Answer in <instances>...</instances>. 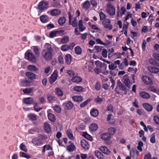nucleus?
I'll return each instance as SVG.
<instances>
[{
    "label": "nucleus",
    "instance_id": "obj_41",
    "mask_svg": "<svg viewBox=\"0 0 159 159\" xmlns=\"http://www.w3.org/2000/svg\"><path fill=\"white\" fill-rule=\"evenodd\" d=\"M102 98L98 96L97 98L94 99V102L97 104H101L102 102Z\"/></svg>",
    "mask_w": 159,
    "mask_h": 159
},
{
    "label": "nucleus",
    "instance_id": "obj_10",
    "mask_svg": "<svg viewBox=\"0 0 159 159\" xmlns=\"http://www.w3.org/2000/svg\"><path fill=\"white\" fill-rule=\"evenodd\" d=\"M124 80L123 83L129 88H130L132 84L130 83L128 75H125L123 77Z\"/></svg>",
    "mask_w": 159,
    "mask_h": 159
},
{
    "label": "nucleus",
    "instance_id": "obj_64",
    "mask_svg": "<svg viewBox=\"0 0 159 159\" xmlns=\"http://www.w3.org/2000/svg\"><path fill=\"white\" fill-rule=\"evenodd\" d=\"M153 120L157 125H159V117L157 116H155L154 117Z\"/></svg>",
    "mask_w": 159,
    "mask_h": 159
},
{
    "label": "nucleus",
    "instance_id": "obj_37",
    "mask_svg": "<svg viewBox=\"0 0 159 159\" xmlns=\"http://www.w3.org/2000/svg\"><path fill=\"white\" fill-rule=\"evenodd\" d=\"M27 68L29 70L32 71H37L38 70V68L35 66L32 65H29L28 66Z\"/></svg>",
    "mask_w": 159,
    "mask_h": 159
},
{
    "label": "nucleus",
    "instance_id": "obj_53",
    "mask_svg": "<svg viewBox=\"0 0 159 159\" xmlns=\"http://www.w3.org/2000/svg\"><path fill=\"white\" fill-rule=\"evenodd\" d=\"M57 36L56 30H54L50 32L49 33V37L52 38Z\"/></svg>",
    "mask_w": 159,
    "mask_h": 159
},
{
    "label": "nucleus",
    "instance_id": "obj_26",
    "mask_svg": "<svg viewBox=\"0 0 159 159\" xmlns=\"http://www.w3.org/2000/svg\"><path fill=\"white\" fill-rule=\"evenodd\" d=\"M37 115L32 113H30L28 114L27 117L29 118L30 120L31 121H35L37 119Z\"/></svg>",
    "mask_w": 159,
    "mask_h": 159
},
{
    "label": "nucleus",
    "instance_id": "obj_24",
    "mask_svg": "<svg viewBox=\"0 0 159 159\" xmlns=\"http://www.w3.org/2000/svg\"><path fill=\"white\" fill-rule=\"evenodd\" d=\"M39 18L40 20L42 23H45L48 21L49 18L47 15H43L40 17Z\"/></svg>",
    "mask_w": 159,
    "mask_h": 159
},
{
    "label": "nucleus",
    "instance_id": "obj_48",
    "mask_svg": "<svg viewBox=\"0 0 159 159\" xmlns=\"http://www.w3.org/2000/svg\"><path fill=\"white\" fill-rule=\"evenodd\" d=\"M116 131V129L115 128L111 127L108 129L109 134L110 135H112L115 134Z\"/></svg>",
    "mask_w": 159,
    "mask_h": 159
},
{
    "label": "nucleus",
    "instance_id": "obj_61",
    "mask_svg": "<svg viewBox=\"0 0 159 159\" xmlns=\"http://www.w3.org/2000/svg\"><path fill=\"white\" fill-rule=\"evenodd\" d=\"M95 88L97 91H99L100 90L101 85L99 82H98L96 83Z\"/></svg>",
    "mask_w": 159,
    "mask_h": 159
},
{
    "label": "nucleus",
    "instance_id": "obj_40",
    "mask_svg": "<svg viewBox=\"0 0 159 159\" xmlns=\"http://www.w3.org/2000/svg\"><path fill=\"white\" fill-rule=\"evenodd\" d=\"M90 5V2L88 1L87 0L84 2L83 4V8L87 10L89 9V6Z\"/></svg>",
    "mask_w": 159,
    "mask_h": 159
},
{
    "label": "nucleus",
    "instance_id": "obj_16",
    "mask_svg": "<svg viewBox=\"0 0 159 159\" xmlns=\"http://www.w3.org/2000/svg\"><path fill=\"white\" fill-rule=\"evenodd\" d=\"M98 128V125L96 123H92L89 126V130L91 132L96 131Z\"/></svg>",
    "mask_w": 159,
    "mask_h": 159
},
{
    "label": "nucleus",
    "instance_id": "obj_49",
    "mask_svg": "<svg viewBox=\"0 0 159 159\" xmlns=\"http://www.w3.org/2000/svg\"><path fill=\"white\" fill-rule=\"evenodd\" d=\"M20 157H24L28 159L30 158V156L28 155L25 153L22 152H20Z\"/></svg>",
    "mask_w": 159,
    "mask_h": 159
},
{
    "label": "nucleus",
    "instance_id": "obj_12",
    "mask_svg": "<svg viewBox=\"0 0 159 159\" xmlns=\"http://www.w3.org/2000/svg\"><path fill=\"white\" fill-rule=\"evenodd\" d=\"M81 145L82 147L85 150H88L90 148V145L86 140L83 139L81 141Z\"/></svg>",
    "mask_w": 159,
    "mask_h": 159
},
{
    "label": "nucleus",
    "instance_id": "obj_47",
    "mask_svg": "<svg viewBox=\"0 0 159 159\" xmlns=\"http://www.w3.org/2000/svg\"><path fill=\"white\" fill-rule=\"evenodd\" d=\"M75 148V147L74 144H70V145L67 146V149L70 152H71L74 151Z\"/></svg>",
    "mask_w": 159,
    "mask_h": 159
},
{
    "label": "nucleus",
    "instance_id": "obj_4",
    "mask_svg": "<svg viewBox=\"0 0 159 159\" xmlns=\"http://www.w3.org/2000/svg\"><path fill=\"white\" fill-rule=\"evenodd\" d=\"M25 58L32 62H35L36 60V57L33 54L27 51L25 54Z\"/></svg>",
    "mask_w": 159,
    "mask_h": 159
},
{
    "label": "nucleus",
    "instance_id": "obj_63",
    "mask_svg": "<svg viewBox=\"0 0 159 159\" xmlns=\"http://www.w3.org/2000/svg\"><path fill=\"white\" fill-rule=\"evenodd\" d=\"M102 55L104 58H106L107 57V51L106 49H102Z\"/></svg>",
    "mask_w": 159,
    "mask_h": 159
},
{
    "label": "nucleus",
    "instance_id": "obj_19",
    "mask_svg": "<svg viewBox=\"0 0 159 159\" xmlns=\"http://www.w3.org/2000/svg\"><path fill=\"white\" fill-rule=\"evenodd\" d=\"M45 132L47 133H49L51 131V128L50 125L47 122L44 123L43 125Z\"/></svg>",
    "mask_w": 159,
    "mask_h": 159
},
{
    "label": "nucleus",
    "instance_id": "obj_36",
    "mask_svg": "<svg viewBox=\"0 0 159 159\" xmlns=\"http://www.w3.org/2000/svg\"><path fill=\"white\" fill-rule=\"evenodd\" d=\"M66 133L68 137L70 139L73 140L74 136L70 129H68L67 130Z\"/></svg>",
    "mask_w": 159,
    "mask_h": 159
},
{
    "label": "nucleus",
    "instance_id": "obj_5",
    "mask_svg": "<svg viewBox=\"0 0 159 159\" xmlns=\"http://www.w3.org/2000/svg\"><path fill=\"white\" fill-rule=\"evenodd\" d=\"M102 25L104 26L103 29L105 31H110L112 28V25L111 24L110 21L108 19L104 20L102 22Z\"/></svg>",
    "mask_w": 159,
    "mask_h": 159
},
{
    "label": "nucleus",
    "instance_id": "obj_62",
    "mask_svg": "<svg viewBox=\"0 0 159 159\" xmlns=\"http://www.w3.org/2000/svg\"><path fill=\"white\" fill-rule=\"evenodd\" d=\"M90 2L91 4L93 7L96 6L98 4V2L97 0H90Z\"/></svg>",
    "mask_w": 159,
    "mask_h": 159
},
{
    "label": "nucleus",
    "instance_id": "obj_6",
    "mask_svg": "<svg viewBox=\"0 0 159 159\" xmlns=\"http://www.w3.org/2000/svg\"><path fill=\"white\" fill-rule=\"evenodd\" d=\"M62 106L65 110H70L73 108L74 104L71 101H68L64 102Z\"/></svg>",
    "mask_w": 159,
    "mask_h": 159
},
{
    "label": "nucleus",
    "instance_id": "obj_30",
    "mask_svg": "<svg viewBox=\"0 0 159 159\" xmlns=\"http://www.w3.org/2000/svg\"><path fill=\"white\" fill-rule=\"evenodd\" d=\"M95 155L99 159H103L104 156L103 154L98 150H96L94 152Z\"/></svg>",
    "mask_w": 159,
    "mask_h": 159
},
{
    "label": "nucleus",
    "instance_id": "obj_1",
    "mask_svg": "<svg viewBox=\"0 0 159 159\" xmlns=\"http://www.w3.org/2000/svg\"><path fill=\"white\" fill-rule=\"evenodd\" d=\"M47 137L44 135L39 134L37 137L34 138L32 140V143L35 145L39 146L43 144L42 140H45Z\"/></svg>",
    "mask_w": 159,
    "mask_h": 159
},
{
    "label": "nucleus",
    "instance_id": "obj_27",
    "mask_svg": "<svg viewBox=\"0 0 159 159\" xmlns=\"http://www.w3.org/2000/svg\"><path fill=\"white\" fill-rule=\"evenodd\" d=\"M66 18L64 17H61L58 19L57 22L60 26H62L66 23Z\"/></svg>",
    "mask_w": 159,
    "mask_h": 159
},
{
    "label": "nucleus",
    "instance_id": "obj_23",
    "mask_svg": "<svg viewBox=\"0 0 159 159\" xmlns=\"http://www.w3.org/2000/svg\"><path fill=\"white\" fill-rule=\"evenodd\" d=\"M23 101L25 104L27 105L31 104L34 102L33 98L30 97L25 98L23 100Z\"/></svg>",
    "mask_w": 159,
    "mask_h": 159
},
{
    "label": "nucleus",
    "instance_id": "obj_7",
    "mask_svg": "<svg viewBox=\"0 0 159 159\" xmlns=\"http://www.w3.org/2000/svg\"><path fill=\"white\" fill-rule=\"evenodd\" d=\"M48 7V2L44 1L40 2L38 5V9L40 11H44Z\"/></svg>",
    "mask_w": 159,
    "mask_h": 159
},
{
    "label": "nucleus",
    "instance_id": "obj_59",
    "mask_svg": "<svg viewBox=\"0 0 159 159\" xmlns=\"http://www.w3.org/2000/svg\"><path fill=\"white\" fill-rule=\"evenodd\" d=\"M112 42L109 40H106L105 43H104L103 45L105 46L106 47H108L110 46Z\"/></svg>",
    "mask_w": 159,
    "mask_h": 159
},
{
    "label": "nucleus",
    "instance_id": "obj_43",
    "mask_svg": "<svg viewBox=\"0 0 159 159\" xmlns=\"http://www.w3.org/2000/svg\"><path fill=\"white\" fill-rule=\"evenodd\" d=\"M53 109L57 113H60L61 111V107L57 105H55L53 106Z\"/></svg>",
    "mask_w": 159,
    "mask_h": 159
},
{
    "label": "nucleus",
    "instance_id": "obj_11",
    "mask_svg": "<svg viewBox=\"0 0 159 159\" xmlns=\"http://www.w3.org/2000/svg\"><path fill=\"white\" fill-rule=\"evenodd\" d=\"M27 79L32 83L34 79L35 78V75L30 72H27L25 73Z\"/></svg>",
    "mask_w": 159,
    "mask_h": 159
},
{
    "label": "nucleus",
    "instance_id": "obj_46",
    "mask_svg": "<svg viewBox=\"0 0 159 159\" xmlns=\"http://www.w3.org/2000/svg\"><path fill=\"white\" fill-rule=\"evenodd\" d=\"M46 50H45V51L53 52V49L50 44L46 43Z\"/></svg>",
    "mask_w": 159,
    "mask_h": 159
},
{
    "label": "nucleus",
    "instance_id": "obj_58",
    "mask_svg": "<svg viewBox=\"0 0 159 159\" xmlns=\"http://www.w3.org/2000/svg\"><path fill=\"white\" fill-rule=\"evenodd\" d=\"M57 35L62 36L65 34L64 30H56Z\"/></svg>",
    "mask_w": 159,
    "mask_h": 159
},
{
    "label": "nucleus",
    "instance_id": "obj_21",
    "mask_svg": "<svg viewBox=\"0 0 159 159\" xmlns=\"http://www.w3.org/2000/svg\"><path fill=\"white\" fill-rule=\"evenodd\" d=\"M98 110L95 108H93L90 111V114L92 117H96L98 116Z\"/></svg>",
    "mask_w": 159,
    "mask_h": 159
},
{
    "label": "nucleus",
    "instance_id": "obj_55",
    "mask_svg": "<svg viewBox=\"0 0 159 159\" xmlns=\"http://www.w3.org/2000/svg\"><path fill=\"white\" fill-rule=\"evenodd\" d=\"M148 90L150 91L156 93L157 91V90L156 88L154 86H151L148 88Z\"/></svg>",
    "mask_w": 159,
    "mask_h": 159
},
{
    "label": "nucleus",
    "instance_id": "obj_13",
    "mask_svg": "<svg viewBox=\"0 0 159 159\" xmlns=\"http://www.w3.org/2000/svg\"><path fill=\"white\" fill-rule=\"evenodd\" d=\"M32 83L27 80V78L21 80L20 83V85L21 87H26L29 86Z\"/></svg>",
    "mask_w": 159,
    "mask_h": 159
},
{
    "label": "nucleus",
    "instance_id": "obj_52",
    "mask_svg": "<svg viewBox=\"0 0 159 159\" xmlns=\"http://www.w3.org/2000/svg\"><path fill=\"white\" fill-rule=\"evenodd\" d=\"M20 148L21 150L25 152H26L27 151V149L26 146L23 144V143H21L20 145Z\"/></svg>",
    "mask_w": 159,
    "mask_h": 159
},
{
    "label": "nucleus",
    "instance_id": "obj_50",
    "mask_svg": "<svg viewBox=\"0 0 159 159\" xmlns=\"http://www.w3.org/2000/svg\"><path fill=\"white\" fill-rule=\"evenodd\" d=\"M61 49L63 51H66L70 49V48L68 45H62L61 47Z\"/></svg>",
    "mask_w": 159,
    "mask_h": 159
},
{
    "label": "nucleus",
    "instance_id": "obj_17",
    "mask_svg": "<svg viewBox=\"0 0 159 159\" xmlns=\"http://www.w3.org/2000/svg\"><path fill=\"white\" fill-rule=\"evenodd\" d=\"M72 98L74 102H80L83 100V97L81 96H74L72 97Z\"/></svg>",
    "mask_w": 159,
    "mask_h": 159
},
{
    "label": "nucleus",
    "instance_id": "obj_44",
    "mask_svg": "<svg viewBox=\"0 0 159 159\" xmlns=\"http://www.w3.org/2000/svg\"><path fill=\"white\" fill-rule=\"evenodd\" d=\"M33 91L32 88H25L23 89V91L25 94H28L31 93Z\"/></svg>",
    "mask_w": 159,
    "mask_h": 159
},
{
    "label": "nucleus",
    "instance_id": "obj_18",
    "mask_svg": "<svg viewBox=\"0 0 159 159\" xmlns=\"http://www.w3.org/2000/svg\"><path fill=\"white\" fill-rule=\"evenodd\" d=\"M148 68L149 70L152 73L157 74L159 72V69L156 67L150 66Z\"/></svg>",
    "mask_w": 159,
    "mask_h": 159
},
{
    "label": "nucleus",
    "instance_id": "obj_25",
    "mask_svg": "<svg viewBox=\"0 0 159 159\" xmlns=\"http://www.w3.org/2000/svg\"><path fill=\"white\" fill-rule=\"evenodd\" d=\"M71 81L74 83H78L82 81V79L80 76H75L72 78Z\"/></svg>",
    "mask_w": 159,
    "mask_h": 159
},
{
    "label": "nucleus",
    "instance_id": "obj_45",
    "mask_svg": "<svg viewBox=\"0 0 159 159\" xmlns=\"http://www.w3.org/2000/svg\"><path fill=\"white\" fill-rule=\"evenodd\" d=\"M69 41V38L68 37L65 36L61 38V42L62 43L64 44L67 43Z\"/></svg>",
    "mask_w": 159,
    "mask_h": 159
},
{
    "label": "nucleus",
    "instance_id": "obj_54",
    "mask_svg": "<svg viewBox=\"0 0 159 159\" xmlns=\"http://www.w3.org/2000/svg\"><path fill=\"white\" fill-rule=\"evenodd\" d=\"M149 63L152 65L154 66H157L158 63L153 59H149Z\"/></svg>",
    "mask_w": 159,
    "mask_h": 159
},
{
    "label": "nucleus",
    "instance_id": "obj_14",
    "mask_svg": "<svg viewBox=\"0 0 159 159\" xmlns=\"http://www.w3.org/2000/svg\"><path fill=\"white\" fill-rule=\"evenodd\" d=\"M50 111V112L52 111V110L51 109L47 111L48 113V120L51 121L52 122H54L56 120V117L53 114L50 113L49 112Z\"/></svg>",
    "mask_w": 159,
    "mask_h": 159
},
{
    "label": "nucleus",
    "instance_id": "obj_35",
    "mask_svg": "<svg viewBox=\"0 0 159 159\" xmlns=\"http://www.w3.org/2000/svg\"><path fill=\"white\" fill-rule=\"evenodd\" d=\"M83 136L88 140L90 141H92L93 140L92 137L90 135L88 134L86 132H83Z\"/></svg>",
    "mask_w": 159,
    "mask_h": 159
},
{
    "label": "nucleus",
    "instance_id": "obj_15",
    "mask_svg": "<svg viewBox=\"0 0 159 159\" xmlns=\"http://www.w3.org/2000/svg\"><path fill=\"white\" fill-rule=\"evenodd\" d=\"M100 150L104 154L108 155L110 154L111 151L107 147L104 146H102L100 147Z\"/></svg>",
    "mask_w": 159,
    "mask_h": 159
},
{
    "label": "nucleus",
    "instance_id": "obj_42",
    "mask_svg": "<svg viewBox=\"0 0 159 159\" xmlns=\"http://www.w3.org/2000/svg\"><path fill=\"white\" fill-rule=\"evenodd\" d=\"M91 100L90 98H88L84 102L80 104V107L82 108L84 107Z\"/></svg>",
    "mask_w": 159,
    "mask_h": 159
},
{
    "label": "nucleus",
    "instance_id": "obj_2",
    "mask_svg": "<svg viewBox=\"0 0 159 159\" xmlns=\"http://www.w3.org/2000/svg\"><path fill=\"white\" fill-rule=\"evenodd\" d=\"M106 11L107 13L110 16H113L115 14V8L112 6L111 3L108 2L107 5Z\"/></svg>",
    "mask_w": 159,
    "mask_h": 159
},
{
    "label": "nucleus",
    "instance_id": "obj_51",
    "mask_svg": "<svg viewBox=\"0 0 159 159\" xmlns=\"http://www.w3.org/2000/svg\"><path fill=\"white\" fill-rule=\"evenodd\" d=\"M103 47L102 46H99L95 45L94 46V48L96 50L97 53H98L101 52V51L103 49Z\"/></svg>",
    "mask_w": 159,
    "mask_h": 159
},
{
    "label": "nucleus",
    "instance_id": "obj_20",
    "mask_svg": "<svg viewBox=\"0 0 159 159\" xmlns=\"http://www.w3.org/2000/svg\"><path fill=\"white\" fill-rule=\"evenodd\" d=\"M143 106L144 109L148 111H151L152 110V106L149 103H144L143 104Z\"/></svg>",
    "mask_w": 159,
    "mask_h": 159
},
{
    "label": "nucleus",
    "instance_id": "obj_33",
    "mask_svg": "<svg viewBox=\"0 0 159 159\" xmlns=\"http://www.w3.org/2000/svg\"><path fill=\"white\" fill-rule=\"evenodd\" d=\"M56 97L51 94H48L47 95V99L49 103H52L55 101Z\"/></svg>",
    "mask_w": 159,
    "mask_h": 159
},
{
    "label": "nucleus",
    "instance_id": "obj_39",
    "mask_svg": "<svg viewBox=\"0 0 159 159\" xmlns=\"http://www.w3.org/2000/svg\"><path fill=\"white\" fill-rule=\"evenodd\" d=\"M56 93L57 95L60 97H61L63 95V91L59 88H56L55 89Z\"/></svg>",
    "mask_w": 159,
    "mask_h": 159
},
{
    "label": "nucleus",
    "instance_id": "obj_32",
    "mask_svg": "<svg viewBox=\"0 0 159 159\" xmlns=\"http://www.w3.org/2000/svg\"><path fill=\"white\" fill-rule=\"evenodd\" d=\"M78 25L79 30L81 32H82L84 31L86 29V28L83 26L82 22V20H79Z\"/></svg>",
    "mask_w": 159,
    "mask_h": 159
},
{
    "label": "nucleus",
    "instance_id": "obj_60",
    "mask_svg": "<svg viewBox=\"0 0 159 159\" xmlns=\"http://www.w3.org/2000/svg\"><path fill=\"white\" fill-rule=\"evenodd\" d=\"M73 27H76L77 26V18H75L72 21V23H71V25Z\"/></svg>",
    "mask_w": 159,
    "mask_h": 159
},
{
    "label": "nucleus",
    "instance_id": "obj_56",
    "mask_svg": "<svg viewBox=\"0 0 159 159\" xmlns=\"http://www.w3.org/2000/svg\"><path fill=\"white\" fill-rule=\"evenodd\" d=\"M100 20H104L106 17V15L102 11H101L99 13Z\"/></svg>",
    "mask_w": 159,
    "mask_h": 159
},
{
    "label": "nucleus",
    "instance_id": "obj_31",
    "mask_svg": "<svg viewBox=\"0 0 159 159\" xmlns=\"http://www.w3.org/2000/svg\"><path fill=\"white\" fill-rule=\"evenodd\" d=\"M72 61V56L70 54H67L65 57V61L66 64L69 65Z\"/></svg>",
    "mask_w": 159,
    "mask_h": 159
},
{
    "label": "nucleus",
    "instance_id": "obj_29",
    "mask_svg": "<svg viewBox=\"0 0 159 159\" xmlns=\"http://www.w3.org/2000/svg\"><path fill=\"white\" fill-rule=\"evenodd\" d=\"M140 96L143 98L144 99H148L150 98V94L147 92H142L140 93Z\"/></svg>",
    "mask_w": 159,
    "mask_h": 159
},
{
    "label": "nucleus",
    "instance_id": "obj_8",
    "mask_svg": "<svg viewBox=\"0 0 159 159\" xmlns=\"http://www.w3.org/2000/svg\"><path fill=\"white\" fill-rule=\"evenodd\" d=\"M118 87H119L120 90L126 91V88L125 85L122 84L121 82L119 81L117 83V86L115 90V92L117 94H119L120 93V92L119 91V89H118Z\"/></svg>",
    "mask_w": 159,
    "mask_h": 159
},
{
    "label": "nucleus",
    "instance_id": "obj_3",
    "mask_svg": "<svg viewBox=\"0 0 159 159\" xmlns=\"http://www.w3.org/2000/svg\"><path fill=\"white\" fill-rule=\"evenodd\" d=\"M52 52L50 51H45V50H44L42 52L41 55L45 61H49L52 59Z\"/></svg>",
    "mask_w": 159,
    "mask_h": 159
},
{
    "label": "nucleus",
    "instance_id": "obj_57",
    "mask_svg": "<svg viewBox=\"0 0 159 159\" xmlns=\"http://www.w3.org/2000/svg\"><path fill=\"white\" fill-rule=\"evenodd\" d=\"M150 141L152 143H155V134L154 133H153L151 135Z\"/></svg>",
    "mask_w": 159,
    "mask_h": 159
},
{
    "label": "nucleus",
    "instance_id": "obj_34",
    "mask_svg": "<svg viewBox=\"0 0 159 159\" xmlns=\"http://www.w3.org/2000/svg\"><path fill=\"white\" fill-rule=\"evenodd\" d=\"M74 91L78 92H81L83 91L84 88L82 86H76L73 88Z\"/></svg>",
    "mask_w": 159,
    "mask_h": 159
},
{
    "label": "nucleus",
    "instance_id": "obj_22",
    "mask_svg": "<svg viewBox=\"0 0 159 159\" xmlns=\"http://www.w3.org/2000/svg\"><path fill=\"white\" fill-rule=\"evenodd\" d=\"M101 139L104 140H109L111 139V135L108 133L103 134L101 136Z\"/></svg>",
    "mask_w": 159,
    "mask_h": 159
},
{
    "label": "nucleus",
    "instance_id": "obj_38",
    "mask_svg": "<svg viewBox=\"0 0 159 159\" xmlns=\"http://www.w3.org/2000/svg\"><path fill=\"white\" fill-rule=\"evenodd\" d=\"M75 52L76 54L80 55L82 53V49L79 46H76L74 49Z\"/></svg>",
    "mask_w": 159,
    "mask_h": 159
},
{
    "label": "nucleus",
    "instance_id": "obj_28",
    "mask_svg": "<svg viewBox=\"0 0 159 159\" xmlns=\"http://www.w3.org/2000/svg\"><path fill=\"white\" fill-rule=\"evenodd\" d=\"M61 13V11L59 9H54L51 11V14L52 16H57Z\"/></svg>",
    "mask_w": 159,
    "mask_h": 159
},
{
    "label": "nucleus",
    "instance_id": "obj_9",
    "mask_svg": "<svg viewBox=\"0 0 159 159\" xmlns=\"http://www.w3.org/2000/svg\"><path fill=\"white\" fill-rule=\"evenodd\" d=\"M141 79L143 83L146 84L152 85L153 84L152 80L148 76L143 75Z\"/></svg>",
    "mask_w": 159,
    "mask_h": 159
}]
</instances>
